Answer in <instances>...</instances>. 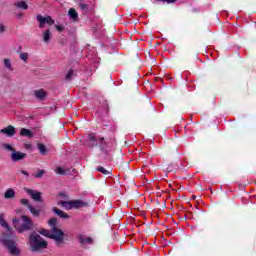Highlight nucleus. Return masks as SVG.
Segmentation results:
<instances>
[{
    "instance_id": "obj_1",
    "label": "nucleus",
    "mask_w": 256,
    "mask_h": 256,
    "mask_svg": "<svg viewBox=\"0 0 256 256\" xmlns=\"http://www.w3.org/2000/svg\"><path fill=\"white\" fill-rule=\"evenodd\" d=\"M0 225L6 229V233H3L0 242L7 249L8 253L13 256H18L21 250L17 247V242H15V233L5 221V214H0Z\"/></svg>"
},
{
    "instance_id": "obj_2",
    "label": "nucleus",
    "mask_w": 256,
    "mask_h": 256,
    "mask_svg": "<svg viewBox=\"0 0 256 256\" xmlns=\"http://www.w3.org/2000/svg\"><path fill=\"white\" fill-rule=\"evenodd\" d=\"M50 230L42 229L39 231L40 235L44 237H49L50 239H55L57 245H61L63 239H65V234L59 228H57V218H51L48 221Z\"/></svg>"
},
{
    "instance_id": "obj_3",
    "label": "nucleus",
    "mask_w": 256,
    "mask_h": 256,
    "mask_svg": "<svg viewBox=\"0 0 256 256\" xmlns=\"http://www.w3.org/2000/svg\"><path fill=\"white\" fill-rule=\"evenodd\" d=\"M12 223L18 233L33 229V221L27 216H22L21 219H13Z\"/></svg>"
},
{
    "instance_id": "obj_4",
    "label": "nucleus",
    "mask_w": 256,
    "mask_h": 256,
    "mask_svg": "<svg viewBox=\"0 0 256 256\" xmlns=\"http://www.w3.org/2000/svg\"><path fill=\"white\" fill-rule=\"evenodd\" d=\"M29 245L32 251L39 252L43 251V249H47V241L43 240V238L35 232L30 235Z\"/></svg>"
},
{
    "instance_id": "obj_5",
    "label": "nucleus",
    "mask_w": 256,
    "mask_h": 256,
    "mask_svg": "<svg viewBox=\"0 0 256 256\" xmlns=\"http://www.w3.org/2000/svg\"><path fill=\"white\" fill-rule=\"evenodd\" d=\"M25 192L27 193V195H29L31 197V199H33V201H35L36 203H43V197L41 196L42 193L37 191V190H33V189H29V188H25Z\"/></svg>"
},
{
    "instance_id": "obj_6",
    "label": "nucleus",
    "mask_w": 256,
    "mask_h": 256,
    "mask_svg": "<svg viewBox=\"0 0 256 256\" xmlns=\"http://www.w3.org/2000/svg\"><path fill=\"white\" fill-rule=\"evenodd\" d=\"M20 203H21V205H24L25 207H27L29 209L30 213H32L34 215V217H39V215H41V210L36 209L31 204H29V200L21 199Z\"/></svg>"
},
{
    "instance_id": "obj_7",
    "label": "nucleus",
    "mask_w": 256,
    "mask_h": 256,
    "mask_svg": "<svg viewBox=\"0 0 256 256\" xmlns=\"http://www.w3.org/2000/svg\"><path fill=\"white\" fill-rule=\"evenodd\" d=\"M36 19L40 23L41 29H43L45 25H53V23H55V21L53 20V18H51V16L43 17L41 15H38Z\"/></svg>"
},
{
    "instance_id": "obj_8",
    "label": "nucleus",
    "mask_w": 256,
    "mask_h": 256,
    "mask_svg": "<svg viewBox=\"0 0 256 256\" xmlns=\"http://www.w3.org/2000/svg\"><path fill=\"white\" fill-rule=\"evenodd\" d=\"M10 157H11V161H13V163H17V161H23V159H25V157H27V153L13 150Z\"/></svg>"
},
{
    "instance_id": "obj_9",
    "label": "nucleus",
    "mask_w": 256,
    "mask_h": 256,
    "mask_svg": "<svg viewBox=\"0 0 256 256\" xmlns=\"http://www.w3.org/2000/svg\"><path fill=\"white\" fill-rule=\"evenodd\" d=\"M2 135H6L7 137H13L15 135V127L13 125H9L0 130Z\"/></svg>"
},
{
    "instance_id": "obj_10",
    "label": "nucleus",
    "mask_w": 256,
    "mask_h": 256,
    "mask_svg": "<svg viewBox=\"0 0 256 256\" xmlns=\"http://www.w3.org/2000/svg\"><path fill=\"white\" fill-rule=\"evenodd\" d=\"M79 241L82 245H91L93 243V239L85 235H80Z\"/></svg>"
},
{
    "instance_id": "obj_11",
    "label": "nucleus",
    "mask_w": 256,
    "mask_h": 256,
    "mask_svg": "<svg viewBox=\"0 0 256 256\" xmlns=\"http://www.w3.org/2000/svg\"><path fill=\"white\" fill-rule=\"evenodd\" d=\"M72 205L73 209H81V207H87V203L82 200H73Z\"/></svg>"
},
{
    "instance_id": "obj_12",
    "label": "nucleus",
    "mask_w": 256,
    "mask_h": 256,
    "mask_svg": "<svg viewBox=\"0 0 256 256\" xmlns=\"http://www.w3.org/2000/svg\"><path fill=\"white\" fill-rule=\"evenodd\" d=\"M20 135L21 137H28L29 139H31L33 137V132H31V130L27 128H22L20 130Z\"/></svg>"
},
{
    "instance_id": "obj_13",
    "label": "nucleus",
    "mask_w": 256,
    "mask_h": 256,
    "mask_svg": "<svg viewBox=\"0 0 256 256\" xmlns=\"http://www.w3.org/2000/svg\"><path fill=\"white\" fill-rule=\"evenodd\" d=\"M15 197V190L13 188H9L4 193V199H13Z\"/></svg>"
},
{
    "instance_id": "obj_14",
    "label": "nucleus",
    "mask_w": 256,
    "mask_h": 256,
    "mask_svg": "<svg viewBox=\"0 0 256 256\" xmlns=\"http://www.w3.org/2000/svg\"><path fill=\"white\" fill-rule=\"evenodd\" d=\"M34 95L36 99H45V97L47 96V93L45 92V90L40 89V90H36L34 92Z\"/></svg>"
},
{
    "instance_id": "obj_15",
    "label": "nucleus",
    "mask_w": 256,
    "mask_h": 256,
    "mask_svg": "<svg viewBox=\"0 0 256 256\" xmlns=\"http://www.w3.org/2000/svg\"><path fill=\"white\" fill-rule=\"evenodd\" d=\"M55 173H57V175H71V170H65L61 167H57Z\"/></svg>"
},
{
    "instance_id": "obj_16",
    "label": "nucleus",
    "mask_w": 256,
    "mask_h": 256,
    "mask_svg": "<svg viewBox=\"0 0 256 256\" xmlns=\"http://www.w3.org/2000/svg\"><path fill=\"white\" fill-rule=\"evenodd\" d=\"M54 213H56V215H58V217H61L62 219H69V215H67V213L63 212L60 209L54 208Z\"/></svg>"
},
{
    "instance_id": "obj_17",
    "label": "nucleus",
    "mask_w": 256,
    "mask_h": 256,
    "mask_svg": "<svg viewBox=\"0 0 256 256\" xmlns=\"http://www.w3.org/2000/svg\"><path fill=\"white\" fill-rule=\"evenodd\" d=\"M68 15H69V17H71V19L73 21H77V19L79 17V15L77 14V11L73 8H70V10L68 11Z\"/></svg>"
},
{
    "instance_id": "obj_18",
    "label": "nucleus",
    "mask_w": 256,
    "mask_h": 256,
    "mask_svg": "<svg viewBox=\"0 0 256 256\" xmlns=\"http://www.w3.org/2000/svg\"><path fill=\"white\" fill-rule=\"evenodd\" d=\"M15 5L16 7H18V9H24V10L29 9V5H27V2L25 1H19Z\"/></svg>"
},
{
    "instance_id": "obj_19",
    "label": "nucleus",
    "mask_w": 256,
    "mask_h": 256,
    "mask_svg": "<svg viewBox=\"0 0 256 256\" xmlns=\"http://www.w3.org/2000/svg\"><path fill=\"white\" fill-rule=\"evenodd\" d=\"M50 40H51V31L50 30H46L43 33V41H44V43H49Z\"/></svg>"
},
{
    "instance_id": "obj_20",
    "label": "nucleus",
    "mask_w": 256,
    "mask_h": 256,
    "mask_svg": "<svg viewBox=\"0 0 256 256\" xmlns=\"http://www.w3.org/2000/svg\"><path fill=\"white\" fill-rule=\"evenodd\" d=\"M61 205L64 209H73V201H62Z\"/></svg>"
},
{
    "instance_id": "obj_21",
    "label": "nucleus",
    "mask_w": 256,
    "mask_h": 256,
    "mask_svg": "<svg viewBox=\"0 0 256 256\" xmlns=\"http://www.w3.org/2000/svg\"><path fill=\"white\" fill-rule=\"evenodd\" d=\"M4 65L8 71H13V66H11V60L9 58L4 59Z\"/></svg>"
},
{
    "instance_id": "obj_22",
    "label": "nucleus",
    "mask_w": 256,
    "mask_h": 256,
    "mask_svg": "<svg viewBox=\"0 0 256 256\" xmlns=\"http://www.w3.org/2000/svg\"><path fill=\"white\" fill-rule=\"evenodd\" d=\"M37 146H38V149H39V152L41 153V155H46L47 148L45 147V145L39 143Z\"/></svg>"
},
{
    "instance_id": "obj_23",
    "label": "nucleus",
    "mask_w": 256,
    "mask_h": 256,
    "mask_svg": "<svg viewBox=\"0 0 256 256\" xmlns=\"http://www.w3.org/2000/svg\"><path fill=\"white\" fill-rule=\"evenodd\" d=\"M2 147L3 149H6V151H12V153L13 151H15L14 147L11 146L10 144H2Z\"/></svg>"
},
{
    "instance_id": "obj_24",
    "label": "nucleus",
    "mask_w": 256,
    "mask_h": 256,
    "mask_svg": "<svg viewBox=\"0 0 256 256\" xmlns=\"http://www.w3.org/2000/svg\"><path fill=\"white\" fill-rule=\"evenodd\" d=\"M20 59L26 63L27 59H29V54L25 52L21 53Z\"/></svg>"
},
{
    "instance_id": "obj_25",
    "label": "nucleus",
    "mask_w": 256,
    "mask_h": 256,
    "mask_svg": "<svg viewBox=\"0 0 256 256\" xmlns=\"http://www.w3.org/2000/svg\"><path fill=\"white\" fill-rule=\"evenodd\" d=\"M43 175H45V170H38V172L34 174V177H36V179H40Z\"/></svg>"
},
{
    "instance_id": "obj_26",
    "label": "nucleus",
    "mask_w": 256,
    "mask_h": 256,
    "mask_svg": "<svg viewBox=\"0 0 256 256\" xmlns=\"http://www.w3.org/2000/svg\"><path fill=\"white\" fill-rule=\"evenodd\" d=\"M73 77H75V71L70 70L66 75V79L71 80Z\"/></svg>"
},
{
    "instance_id": "obj_27",
    "label": "nucleus",
    "mask_w": 256,
    "mask_h": 256,
    "mask_svg": "<svg viewBox=\"0 0 256 256\" xmlns=\"http://www.w3.org/2000/svg\"><path fill=\"white\" fill-rule=\"evenodd\" d=\"M98 171H100V173H103V175H111V172H109V170H106L103 167H99Z\"/></svg>"
},
{
    "instance_id": "obj_28",
    "label": "nucleus",
    "mask_w": 256,
    "mask_h": 256,
    "mask_svg": "<svg viewBox=\"0 0 256 256\" xmlns=\"http://www.w3.org/2000/svg\"><path fill=\"white\" fill-rule=\"evenodd\" d=\"M98 141L100 143V149L101 150L105 149V147L103 146V143H105V139L104 138H100Z\"/></svg>"
},
{
    "instance_id": "obj_29",
    "label": "nucleus",
    "mask_w": 256,
    "mask_h": 256,
    "mask_svg": "<svg viewBox=\"0 0 256 256\" xmlns=\"http://www.w3.org/2000/svg\"><path fill=\"white\" fill-rule=\"evenodd\" d=\"M88 140H89L91 143L95 142V134H90V135L88 136Z\"/></svg>"
},
{
    "instance_id": "obj_30",
    "label": "nucleus",
    "mask_w": 256,
    "mask_h": 256,
    "mask_svg": "<svg viewBox=\"0 0 256 256\" xmlns=\"http://www.w3.org/2000/svg\"><path fill=\"white\" fill-rule=\"evenodd\" d=\"M0 33H5V25L0 24Z\"/></svg>"
},
{
    "instance_id": "obj_31",
    "label": "nucleus",
    "mask_w": 256,
    "mask_h": 256,
    "mask_svg": "<svg viewBox=\"0 0 256 256\" xmlns=\"http://www.w3.org/2000/svg\"><path fill=\"white\" fill-rule=\"evenodd\" d=\"M158 1H163L164 3H175L177 0H158Z\"/></svg>"
},
{
    "instance_id": "obj_32",
    "label": "nucleus",
    "mask_w": 256,
    "mask_h": 256,
    "mask_svg": "<svg viewBox=\"0 0 256 256\" xmlns=\"http://www.w3.org/2000/svg\"><path fill=\"white\" fill-rule=\"evenodd\" d=\"M80 9H82V11H85V9H87V4H80Z\"/></svg>"
},
{
    "instance_id": "obj_33",
    "label": "nucleus",
    "mask_w": 256,
    "mask_h": 256,
    "mask_svg": "<svg viewBox=\"0 0 256 256\" xmlns=\"http://www.w3.org/2000/svg\"><path fill=\"white\" fill-rule=\"evenodd\" d=\"M57 31H63V26L62 25H56Z\"/></svg>"
},
{
    "instance_id": "obj_34",
    "label": "nucleus",
    "mask_w": 256,
    "mask_h": 256,
    "mask_svg": "<svg viewBox=\"0 0 256 256\" xmlns=\"http://www.w3.org/2000/svg\"><path fill=\"white\" fill-rule=\"evenodd\" d=\"M21 173L22 175H25V177H29V172L22 170Z\"/></svg>"
}]
</instances>
